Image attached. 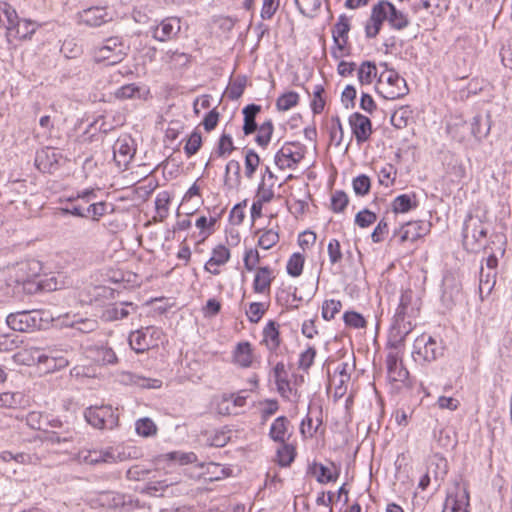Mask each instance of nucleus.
Wrapping results in <instances>:
<instances>
[{
  "label": "nucleus",
  "instance_id": "nucleus-64",
  "mask_svg": "<svg viewBox=\"0 0 512 512\" xmlns=\"http://www.w3.org/2000/svg\"><path fill=\"white\" fill-rule=\"evenodd\" d=\"M468 505V497L465 496V501H458L456 499H447L446 506L443 512H468L465 506Z\"/></svg>",
  "mask_w": 512,
  "mask_h": 512
},
{
  "label": "nucleus",
  "instance_id": "nucleus-34",
  "mask_svg": "<svg viewBox=\"0 0 512 512\" xmlns=\"http://www.w3.org/2000/svg\"><path fill=\"white\" fill-rule=\"evenodd\" d=\"M170 195L164 191L157 195L155 199L156 216L155 220L164 221L169 213Z\"/></svg>",
  "mask_w": 512,
  "mask_h": 512
},
{
  "label": "nucleus",
  "instance_id": "nucleus-40",
  "mask_svg": "<svg viewBox=\"0 0 512 512\" xmlns=\"http://www.w3.org/2000/svg\"><path fill=\"white\" fill-rule=\"evenodd\" d=\"M304 256L300 253H294L291 255L287 262V273L292 277H298L301 275L304 266Z\"/></svg>",
  "mask_w": 512,
  "mask_h": 512
},
{
  "label": "nucleus",
  "instance_id": "nucleus-44",
  "mask_svg": "<svg viewBox=\"0 0 512 512\" xmlns=\"http://www.w3.org/2000/svg\"><path fill=\"white\" fill-rule=\"evenodd\" d=\"M279 241V234L274 229H267L262 232V234L259 237L258 245L268 250L272 248L274 245H276Z\"/></svg>",
  "mask_w": 512,
  "mask_h": 512
},
{
  "label": "nucleus",
  "instance_id": "nucleus-20",
  "mask_svg": "<svg viewBox=\"0 0 512 512\" xmlns=\"http://www.w3.org/2000/svg\"><path fill=\"white\" fill-rule=\"evenodd\" d=\"M388 377L394 382H405L408 379L409 372L399 361V357L395 353H389L386 359Z\"/></svg>",
  "mask_w": 512,
  "mask_h": 512
},
{
  "label": "nucleus",
  "instance_id": "nucleus-41",
  "mask_svg": "<svg viewBox=\"0 0 512 512\" xmlns=\"http://www.w3.org/2000/svg\"><path fill=\"white\" fill-rule=\"evenodd\" d=\"M135 429L137 434L143 437H150L157 433V426L148 417L137 420L135 423Z\"/></svg>",
  "mask_w": 512,
  "mask_h": 512
},
{
  "label": "nucleus",
  "instance_id": "nucleus-59",
  "mask_svg": "<svg viewBox=\"0 0 512 512\" xmlns=\"http://www.w3.org/2000/svg\"><path fill=\"white\" fill-rule=\"evenodd\" d=\"M234 149L235 147L233 145L231 136L228 134H222L216 150L217 155L222 157L226 154H230Z\"/></svg>",
  "mask_w": 512,
  "mask_h": 512
},
{
  "label": "nucleus",
  "instance_id": "nucleus-3",
  "mask_svg": "<svg viewBox=\"0 0 512 512\" xmlns=\"http://www.w3.org/2000/svg\"><path fill=\"white\" fill-rule=\"evenodd\" d=\"M376 90L387 100L401 98L409 91L406 80L393 69L386 70L380 74Z\"/></svg>",
  "mask_w": 512,
  "mask_h": 512
},
{
  "label": "nucleus",
  "instance_id": "nucleus-42",
  "mask_svg": "<svg viewBox=\"0 0 512 512\" xmlns=\"http://www.w3.org/2000/svg\"><path fill=\"white\" fill-rule=\"evenodd\" d=\"M377 69L374 63L366 61L358 69V79L361 84H370L376 76Z\"/></svg>",
  "mask_w": 512,
  "mask_h": 512
},
{
  "label": "nucleus",
  "instance_id": "nucleus-26",
  "mask_svg": "<svg viewBox=\"0 0 512 512\" xmlns=\"http://www.w3.org/2000/svg\"><path fill=\"white\" fill-rule=\"evenodd\" d=\"M130 309L134 311L136 307L132 303H116L104 311L103 317L107 321L124 319L130 314Z\"/></svg>",
  "mask_w": 512,
  "mask_h": 512
},
{
  "label": "nucleus",
  "instance_id": "nucleus-60",
  "mask_svg": "<svg viewBox=\"0 0 512 512\" xmlns=\"http://www.w3.org/2000/svg\"><path fill=\"white\" fill-rule=\"evenodd\" d=\"M280 0H263L261 18L271 19L279 8Z\"/></svg>",
  "mask_w": 512,
  "mask_h": 512
},
{
  "label": "nucleus",
  "instance_id": "nucleus-24",
  "mask_svg": "<svg viewBox=\"0 0 512 512\" xmlns=\"http://www.w3.org/2000/svg\"><path fill=\"white\" fill-rule=\"evenodd\" d=\"M273 373L279 394L284 398H288L292 389L284 363L278 362L273 369Z\"/></svg>",
  "mask_w": 512,
  "mask_h": 512
},
{
  "label": "nucleus",
  "instance_id": "nucleus-29",
  "mask_svg": "<svg viewBox=\"0 0 512 512\" xmlns=\"http://www.w3.org/2000/svg\"><path fill=\"white\" fill-rule=\"evenodd\" d=\"M428 467H431V474L438 484L448 472L447 460L440 454H435L431 457Z\"/></svg>",
  "mask_w": 512,
  "mask_h": 512
},
{
  "label": "nucleus",
  "instance_id": "nucleus-18",
  "mask_svg": "<svg viewBox=\"0 0 512 512\" xmlns=\"http://www.w3.org/2000/svg\"><path fill=\"white\" fill-rule=\"evenodd\" d=\"M311 472L321 484L335 482L340 474V467L331 462L328 466L322 463H314Z\"/></svg>",
  "mask_w": 512,
  "mask_h": 512
},
{
  "label": "nucleus",
  "instance_id": "nucleus-22",
  "mask_svg": "<svg viewBox=\"0 0 512 512\" xmlns=\"http://www.w3.org/2000/svg\"><path fill=\"white\" fill-rule=\"evenodd\" d=\"M230 259V251L227 247L224 245H218L216 246L212 251V256L210 259L206 262L204 269L213 274V275H219L220 270H212L213 266H221L227 263Z\"/></svg>",
  "mask_w": 512,
  "mask_h": 512
},
{
  "label": "nucleus",
  "instance_id": "nucleus-33",
  "mask_svg": "<svg viewBox=\"0 0 512 512\" xmlns=\"http://www.w3.org/2000/svg\"><path fill=\"white\" fill-rule=\"evenodd\" d=\"M417 206L416 195L402 194L393 201V211L396 213H405Z\"/></svg>",
  "mask_w": 512,
  "mask_h": 512
},
{
  "label": "nucleus",
  "instance_id": "nucleus-51",
  "mask_svg": "<svg viewBox=\"0 0 512 512\" xmlns=\"http://www.w3.org/2000/svg\"><path fill=\"white\" fill-rule=\"evenodd\" d=\"M342 303L339 300H326L322 306V317L325 320H331L341 310Z\"/></svg>",
  "mask_w": 512,
  "mask_h": 512
},
{
  "label": "nucleus",
  "instance_id": "nucleus-30",
  "mask_svg": "<svg viewBox=\"0 0 512 512\" xmlns=\"http://www.w3.org/2000/svg\"><path fill=\"white\" fill-rule=\"evenodd\" d=\"M288 420L285 416H280L274 420L270 427L269 435L272 440L285 443L287 437Z\"/></svg>",
  "mask_w": 512,
  "mask_h": 512
},
{
  "label": "nucleus",
  "instance_id": "nucleus-62",
  "mask_svg": "<svg viewBox=\"0 0 512 512\" xmlns=\"http://www.w3.org/2000/svg\"><path fill=\"white\" fill-rule=\"evenodd\" d=\"M243 262L246 270H254L257 264L260 262L259 252L256 249L247 250L243 257Z\"/></svg>",
  "mask_w": 512,
  "mask_h": 512
},
{
  "label": "nucleus",
  "instance_id": "nucleus-63",
  "mask_svg": "<svg viewBox=\"0 0 512 512\" xmlns=\"http://www.w3.org/2000/svg\"><path fill=\"white\" fill-rule=\"evenodd\" d=\"M500 56L504 66L512 69V36L502 45Z\"/></svg>",
  "mask_w": 512,
  "mask_h": 512
},
{
  "label": "nucleus",
  "instance_id": "nucleus-2",
  "mask_svg": "<svg viewBox=\"0 0 512 512\" xmlns=\"http://www.w3.org/2000/svg\"><path fill=\"white\" fill-rule=\"evenodd\" d=\"M491 224L483 215H468L464 221L462 242L469 252H478L485 248L486 238Z\"/></svg>",
  "mask_w": 512,
  "mask_h": 512
},
{
  "label": "nucleus",
  "instance_id": "nucleus-7",
  "mask_svg": "<svg viewBox=\"0 0 512 512\" xmlns=\"http://www.w3.org/2000/svg\"><path fill=\"white\" fill-rule=\"evenodd\" d=\"M306 147L300 142H286L275 154V164L281 169H296L303 160Z\"/></svg>",
  "mask_w": 512,
  "mask_h": 512
},
{
  "label": "nucleus",
  "instance_id": "nucleus-28",
  "mask_svg": "<svg viewBox=\"0 0 512 512\" xmlns=\"http://www.w3.org/2000/svg\"><path fill=\"white\" fill-rule=\"evenodd\" d=\"M261 107L256 104H249L243 109L244 125L243 131L245 135L252 134L257 129L255 122L256 115L260 112Z\"/></svg>",
  "mask_w": 512,
  "mask_h": 512
},
{
  "label": "nucleus",
  "instance_id": "nucleus-13",
  "mask_svg": "<svg viewBox=\"0 0 512 512\" xmlns=\"http://www.w3.org/2000/svg\"><path fill=\"white\" fill-rule=\"evenodd\" d=\"M78 19L81 24L89 27H99L112 20V16L105 7H90L78 13Z\"/></svg>",
  "mask_w": 512,
  "mask_h": 512
},
{
  "label": "nucleus",
  "instance_id": "nucleus-1",
  "mask_svg": "<svg viewBox=\"0 0 512 512\" xmlns=\"http://www.w3.org/2000/svg\"><path fill=\"white\" fill-rule=\"evenodd\" d=\"M419 313V308L413 303L412 291L406 290L401 294L400 303L394 316V327L391 334L390 344L398 348L403 344L405 337L413 329L411 319Z\"/></svg>",
  "mask_w": 512,
  "mask_h": 512
},
{
  "label": "nucleus",
  "instance_id": "nucleus-45",
  "mask_svg": "<svg viewBox=\"0 0 512 512\" xmlns=\"http://www.w3.org/2000/svg\"><path fill=\"white\" fill-rule=\"evenodd\" d=\"M260 164V158L258 154L249 150L245 156V176L251 179Z\"/></svg>",
  "mask_w": 512,
  "mask_h": 512
},
{
  "label": "nucleus",
  "instance_id": "nucleus-36",
  "mask_svg": "<svg viewBox=\"0 0 512 512\" xmlns=\"http://www.w3.org/2000/svg\"><path fill=\"white\" fill-rule=\"evenodd\" d=\"M64 324L81 333H90L98 328V321L92 318H77L71 322H64Z\"/></svg>",
  "mask_w": 512,
  "mask_h": 512
},
{
  "label": "nucleus",
  "instance_id": "nucleus-11",
  "mask_svg": "<svg viewBox=\"0 0 512 512\" xmlns=\"http://www.w3.org/2000/svg\"><path fill=\"white\" fill-rule=\"evenodd\" d=\"M136 152L130 136L119 137L113 145L114 160L119 168L127 169Z\"/></svg>",
  "mask_w": 512,
  "mask_h": 512
},
{
  "label": "nucleus",
  "instance_id": "nucleus-58",
  "mask_svg": "<svg viewBox=\"0 0 512 512\" xmlns=\"http://www.w3.org/2000/svg\"><path fill=\"white\" fill-rule=\"evenodd\" d=\"M295 3L303 15H311L321 6V0H295Z\"/></svg>",
  "mask_w": 512,
  "mask_h": 512
},
{
  "label": "nucleus",
  "instance_id": "nucleus-6",
  "mask_svg": "<svg viewBox=\"0 0 512 512\" xmlns=\"http://www.w3.org/2000/svg\"><path fill=\"white\" fill-rule=\"evenodd\" d=\"M85 420L97 429H113L118 426L119 415L110 405L91 406L84 412Z\"/></svg>",
  "mask_w": 512,
  "mask_h": 512
},
{
  "label": "nucleus",
  "instance_id": "nucleus-54",
  "mask_svg": "<svg viewBox=\"0 0 512 512\" xmlns=\"http://www.w3.org/2000/svg\"><path fill=\"white\" fill-rule=\"evenodd\" d=\"M109 506L114 509H124L126 506H131L130 496L121 493H111L108 495Z\"/></svg>",
  "mask_w": 512,
  "mask_h": 512
},
{
  "label": "nucleus",
  "instance_id": "nucleus-5",
  "mask_svg": "<svg viewBox=\"0 0 512 512\" xmlns=\"http://www.w3.org/2000/svg\"><path fill=\"white\" fill-rule=\"evenodd\" d=\"M162 340V330L154 326L142 327L132 331L128 338L130 347L136 353H144L149 349L156 348L162 343Z\"/></svg>",
  "mask_w": 512,
  "mask_h": 512
},
{
  "label": "nucleus",
  "instance_id": "nucleus-31",
  "mask_svg": "<svg viewBox=\"0 0 512 512\" xmlns=\"http://www.w3.org/2000/svg\"><path fill=\"white\" fill-rule=\"evenodd\" d=\"M349 367V363L343 362L335 370V374H338V382L335 383V394L339 397H342L346 392V384L350 380Z\"/></svg>",
  "mask_w": 512,
  "mask_h": 512
},
{
  "label": "nucleus",
  "instance_id": "nucleus-23",
  "mask_svg": "<svg viewBox=\"0 0 512 512\" xmlns=\"http://www.w3.org/2000/svg\"><path fill=\"white\" fill-rule=\"evenodd\" d=\"M274 279L273 271L270 267L258 268L254 281L253 289L255 293H266L270 291L271 283Z\"/></svg>",
  "mask_w": 512,
  "mask_h": 512
},
{
  "label": "nucleus",
  "instance_id": "nucleus-32",
  "mask_svg": "<svg viewBox=\"0 0 512 512\" xmlns=\"http://www.w3.org/2000/svg\"><path fill=\"white\" fill-rule=\"evenodd\" d=\"M0 10L7 18V31L15 30L16 34H20V21L16 10L6 2H0Z\"/></svg>",
  "mask_w": 512,
  "mask_h": 512
},
{
  "label": "nucleus",
  "instance_id": "nucleus-9",
  "mask_svg": "<svg viewBox=\"0 0 512 512\" xmlns=\"http://www.w3.org/2000/svg\"><path fill=\"white\" fill-rule=\"evenodd\" d=\"M6 323L14 331L30 332L41 327L42 318L39 311H19L10 313Z\"/></svg>",
  "mask_w": 512,
  "mask_h": 512
},
{
  "label": "nucleus",
  "instance_id": "nucleus-43",
  "mask_svg": "<svg viewBox=\"0 0 512 512\" xmlns=\"http://www.w3.org/2000/svg\"><path fill=\"white\" fill-rule=\"evenodd\" d=\"M23 399V395L19 392H3L0 393V407L16 408Z\"/></svg>",
  "mask_w": 512,
  "mask_h": 512
},
{
  "label": "nucleus",
  "instance_id": "nucleus-37",
  "mask_svg": "<svg viewBox=\"0 0 512 512\" xmlns=\"http://www.w3.org/2000/svg\"><path fill=\"white\" fill-rule=\"evenodd\" d=\"M274 186V183L266 182V176H263L261 182L258 185L255 199L265 203L271 202L274 198Z\"/></svg>",
  "mask_w": 512,
  "mask_h": 512
},
{
  "label": "nucleus",
  "instance_id": "nucleus-15",
  "mask_svg": "<svg viewBox=\"0 0 512 512\" xmlns=\"http://www.w3.org/2000/svg\"><path fill=\"white\" fill-rule=\"evenodd\" d=\"M429 231V225L423 221H412L407 222L400 227L398 231L394 232V235H399L400 241H416L417 239L426 235Z\"/></svg>",
  "mask_w": 512,
  "mask_h": 512
},
{
  "label": "nucleus",
  "instance_id": "nucleus-49",
  "mask_svg": "<svg viewBox=\"0 0 512 512\" xmlns=\"http://www.w3.org/2000/svg\"><path fill=\"white\" fill-rule=\"evenodd\" d=\"M178 483H179L178 480H172V479L171 480L165 479V480H161L158 482H151V483L147 484V486L144 489V492L148 495L156 496L158 492L162 493L169 486H172V485L178 484Z\"/></svg>",
  "mask_w": 512,
  "mask_h": 512
},
{
  "label": "nucleus",
  "instance_id": "nucleus-39",
  "mask_svg": "<svg viewBox=\"0 0 512 512\" xmlns=\"http://www.w3.org/2000/svg\"><path fill=\"white\" fill-rule=\"evenodd\" d=\"M299 101L298 93L289 91L278 97L276 107L279 111H288L296 106Z\"/></svg>",
  "mask_w": 512,
  "mask_h": 512
},
{
  "label": "nucleus",
  "instance_id": "nucleus-12",
  "mask_svg": "<svg viewBox=\"0 0 512 512\" xmlns=\"http://www.w3.org/2000/svg\"><path fill=\"white\" fill-rule=\"evenodd\" d=\"M62 154L54 148L45 147L36 152L35 165L44 173H52L58 168Z\"/></svg>",
  "mask_w": 512,
  "mask_h": 512
},
{
  "label": "nucleus",
  "instance_id": "nucleus-38",
  "mask_svg": "<svg viewBox=\"0 0 512 512\" xmlns=\"http://www.w3.org/2000/svg\"><path fill=\"white\" fill-rule=\"evenodd\" d=\"M247 83V78L245 76H238L232 81L227 90L226 95L231 100L239 99L244 93L245 87Z\"/></svg>",
  "mask_w": 512,
  "mask_h": 512
},
{
  "label": "nucleus",
  "instance_id": "nucleus-35",
  "mask_svg": "<svg viewBox=\"0 0 512 512\" xmlns=\"http://www.w3.org/2000/svg\"><path fill=\"white\" fill-rule=\"evenodd\" d=\"M163 61L172 65L174 68H182L189 64L190 55L179 52L178 50H168L163 57Z\"/></svg>",
  "mask_w": 512,
  "mask_h": 512
},
{
  "label": "nucleus",
  "instance_id": "nucleus-52",
  "mask_svg": "<svg viewBox=\"0 0 512 512\" xmlns=\"http://www.w3.org/2000/svg\"><path fill=\"white\" fill-rule=\"evenodd\" d=\"M202 145V137L200 132L193 131L188 138V141L184 147V151L187 154V156H192L198 152Z\"/></svg>",
  "mask_w": 512,
  "mask_h": 512
},
{
  "label": "nucleus",
  "instance_id": "nucleus-21",
  "mask_svg": "<svg viewBox=\"0 0 512 512\" xmlns=\"http://www.w3.org/2000/svg\"><path fill=\"white\" fill-rule=\"evenodd\" d=\"M233 362L241 368H249L253 363L252 345L247 342H239L233 351Z\"/></svg>",
  "mask_w": 512,
  "mask_h": 512
},
{
  "label": "nucleus",
  "instance_id": "nucleus-17",
  "mask_svg": "<svg viewBox=\"0 0 512 512\" xmlns=\"http://www.w3.org/2000/svg\"><path fill=\"white\" fill-rule=\"evenodd\" d=\"M385 12L380 1L371 9V15L365 25V34L367 38H375L381 30L385 20Z\"/></svg>",
  "mask_w": 512,
  "mask_h": 512
},
{
  "label": "nucleus",
  "instance_id": "nucleus-48",
  "mask_svg": "<svg viewBox=\"0 0 512 512\" xmlns=\"http://www.w3.org/2000/svg\"><path fill=\"white\" fill-rule=\"evenodd\" d=\"M352 186L356 195L364 196L370 191V178L366 175H359L353 179Z\"/></svg>",
  "mask_w": 512,
  "mask_h": 512
},
{
  "label": "nucleus",
  "instance_id": "nucleus-57",
  "mask_svg": "<svg viewBox=\"0 0 512 512\" xmlns=\"http://www.w3.org/2000/svg\"><path fill=\"white\" fill-rule=\"evenodd\" d=\"M265 311L266 309L263 303L252 302L249 305V310L246 312V315L251 323H258Z\"/></svg>",
  "mask_w": 512,
  "mask_h": 512
},
{
  "label": "nucleus",
  "instance_id": "nucleus-47",
  "mask_svg": "<svg viewBox=\"0 0 512 512\" xmlns=\"http://www.w3.org/2000/svg\"><path fill=\"white\" fill-rule=\"evenodd\" d=\"M273 133V124L271 121L264 122L258 129V134L256 136V142L260 146H267L271 140V136Z\"/></svg>",
  "mask_w": 512,
  "mask_h": 512
},
{
  "label": "nucleus",
  "instance_id": "nucleus-14",
  "mask_svg": "<svg viewBox=\"0 0 512 512\" xmlns=\"http://www.w3.org/2000/svg\"><path fill=\"white\" fill-rule=\"evenodd\" d=\"M349 124L358 143L366 142L372 133L371 121L368 117L356 112L349 117Z\"/></svg>",
  "mask_w": 512,
  "mask_h": 512
},
{
  "label": "nucleus",
  "instance_id": "nucleus-10",
  "mask_svg": "<svg viewBox=\"0 0 512 512\" xmlns=\"http://www.w3.org/2000/svg\"><path fill=\"white\" fill-rule=\"evenodd\" d=\"M412 354L430 362L442 354V347L432 336L422 334L415 339Z\"/></svg>",
  "mask_w": 512,
  "mask_h": 512
},
{
  "label": "nucleus",
  "instance_id": "nucleus-55",
  "mask_svg": "<svg viewBox=\"0 0 512 512\" xmlns=\"http://www.w3.org/2000/svg\"><path fill=\"white\" fill-rule=\"evenodd\" d=\"M343 320L347 326L355 329L364 328L366 326V321L364 317L361 314L354 311L346 312L343 315Z\"/></svg>",
  "mask_w": 512,
  "mask_h": 512
},
{
  "label": "nucleus",
  "instance_id": "nucleus-19",
  "mask_svg": "<svg viewBox=\"0 0 512 512\" xmlns=\"http://www.w3.org/2000/svg\"><path fill=\"white\" fill-rule=\"evenodd\" d=\"M180 31V20L177 18L164 19L153 31V37L161 42L176 36Z\"/></svg>",
  "mask_w": 512,
  "mask_h": 512
},
{
  "label": "nucleus",
  "instance_id": "nucleus-53",
  "mask_svg": "<svg viewBox=\"0 0 512 512\" xmlns=\"http://www.w3.org/2000/svg\"><path fill=\"white\" fill-rule=\"evenodd\" d=\"M115 96L118 99H133L140 96V88L136 84H127L122 87H120L116 93Z\"/></svg>",
  "mask_w": 512,
  "mask_h": 512
},
{
  "label": "nucleus",
  "instance_id": "nucleus-46",
  "mask_svg": "<svg viewBox=\"0 0 512 512\" xmlns=\"http://www.w3.org/2000/svg\"><path fill=\"white\" fill-rule=\"evenodd\" d=\"M327 252L331 265L340 264L343 259L340 242L337 239H331L327 246Z\"/></svg>",
  "mask_w": 512,
  "mask_h": 512
},
{
  "label": "nucleus",
  "instance_id": "nucleus-8",
  "mask_svg": "<svg viewBox=\"0 0 512 512\" xmlns=\"http://www.w3.org/2000/svg\"><path fill=\"white\" fill-rule=\"evenodd\" d=\"M350 31V20L345 15L339 16L338 21L332 29V37L334 45L331 48V55L335 59H341L350 54V46L348 43V34Z\"/></svg>",
  "mask_w": 512,
  "mask_h": 512
},
{
  "label": "nucleus",
  "instance_id": "nucleus-27",
  "mask_svg": "<svg viewBox=\"0 0 512 512\" xmlns=\"http://www.w3.org/2000/svg\"><path fill=\"white\" fill-rule=\"evenodd\" d=\"M30 263L21 262L9 270V281L15 284H26L30 282L34 274L28 273Z\"/></svg>",
  "mask_w": 512,
  "mask_h": 512
},
{
  "label": "nucleus",
  "instance_id": "nucleus-61",
  "mask_svg": "<svg viewBox=\"0 0 512 512\" xmlns=\"http://www.w3.org/2000/svg\"><path fill=\"white\" fill-rule=\"evenodd\" d=\"M396 171L392 165H385L378 173L379 182L386 187L393 183Z\"/></svg>",
  "mask_w": 512,
  "mask_h": 512
},
{
  "label": "nucleus",
  "instance_id": "nucleus-4",
  "mask_svg": "<svg viewBox=\"0 0 512 512\" xmlns=\"http://www.w3.org/2000/svg\"><path fill=\"white\" fill-rule=\"evenodd\" d=\"M128 49L129 47L121 38L114 36L107 38L100 46L95 47L93 57L96 62L107 61L109 65H114L124 59Z\"/></svg>",
  "mask_w": 512,
  "mask_h": 512
},
{
  "label": "nucleus",
  "instance_id": "nucleus-16",
  "mask_svg": "<svg viewBox=\"0 0 512 512\" xmlns=\"http://www.w3.org/2000/svg\"><path fill=\"white\" fill-rule=\"evenodd\" d=\"M380 3L385 12V20L388 21L389 25L393 29L403 30L409 25L410 21L407 14L396 9V7L389 1L382 0Z\"/></svg>",
  "mask_w": 512,
  "mask_h": 512
},
{
  "label": "nucleus",
  "instance_id": "nucleus-25",
  "mask_svg": "<svg viewBox=\"0 0 512 512\" xmlns=\"http://www.w3.org/2000/svg\"><path fill=\"white\" fill-rule=\"evenodd\" d=\"M279 325L274 321H269L263 329V342L271 351H275L281 343L279 334Z\"/></svg>",
  "mask_w": 512,
  "mask_h": 512
},
{
  "label": "nucleus",
  "instance_id": "nucleus-50",
  "mask_svg": "<svg viewBox=\"0 0 512 512\" xmlns=\"http://www.w3.org/2000/svg\"><path fill=\"white\" fill-rule=\"evenodd\" d=\"M349 203V198L344 191H335L331 197V208L334 212H343Z\"/></svg>",
  "mask_w": 512,
  "mask_h": 512
},
{
  "label": "nucleus",
  "instance_id": "nucleus-56",
  "mask_svg": "<svg viewBox=\"0 0 512 512\" xmlns=\"http://www.w3.org/2000/svg\"><path fill=\"white\" fill-rule=\"evenodd\" d=\"M376 214L368 209L358 212L355 216V224L361 228H366L376 221Z\"/></svg>",
  "mask_w": 512,
  "mask_h": 512
}]
</instances>
